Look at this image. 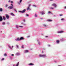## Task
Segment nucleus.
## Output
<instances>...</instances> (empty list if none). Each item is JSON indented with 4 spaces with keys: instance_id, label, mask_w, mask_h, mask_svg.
I'll return each instance as SVG.
<instances>
[{
    "instance_id": "obj_51",
    "label": "nucleus",
    "mask_w": 66,
    "mask_h": 66,
    "mask_svg": "<svg viewBox=\"0 0 66 66\" xmlns=\"http://www.w3.org/2000/svg\"><path fill=\"white\" fill-rule=\"evenodd\" d=\"M30 37V36H29V37Z\"/></svg>"
},
{
    "instance_id": "obj_12",
    "label": "nucleus",
    "mask_w": 66,
    "mask_h": 66,
    "mask_svg": "<svg viewBox=\"0 0 66 66\" xmlns=\"http://www.w3.org/2000/svg\"><path fill=\"white\" fill-rule=\"evenodd\" d=\"M56 42L57 44H59V42H60V41H59V40H56Z\"/></svg>"
},
{
    "instance_id": "obj_38",
    "label": "nucleus",
    "mask_w": 66,
    "mask_h": 66,
    "mask_svg": "<svg viewBox=\"0 0 66 66\" xmlns=\"http://www.w3.org/2000/svg\"><path fill=\"white\" fill-rule=\"evenodd\" d=\"M11 3H13V2L11 1Z\"/></svg>"
},
{
    "instance_id": "obj_35",
    "label": "nucleus",
    "mask_w": 66,
    "mask_h": 66,
    "mask_svg": "<svg viewBox=\"0 0 66 66\" xmlns=\"http://www.w3.org/2000/svg\"><path fill=\"white\" fill-rule=\"evenodd\" d=\"M19 12H20V13H22V11H19Z\"/></svg>"
},
{
    "instance_id": "obj_29",
    "label": "nucleus",
    "mask_w": 66,
    "mask_h": 66,
    "mask_svg": "<svg viewBox=\"0 0 66 66\" xmlns=\"http://www.w3.org/2000/svg\"><path fill=\"white\" fill-rule=\"evenodd\" d=\"M22 1V0H20V3H21V2Z\"/></svg>"
},
{
    "instance_id": "obj_21",
    "label": "nucleus",
    "mask_w": 66,
    "mask_h": 66,
    "mask_svg": "<svg viewBox=\"0 0 66 66\" xmlns=\"http://www.w3.org/2000/svg\"><path fill=\"white\" fill-rule=\"evenodd\" d=\"M19 27H20V28H23V27L22 26H19Z\"/></svg>"
},
{
    "instance_id": "obj_1",
    "label": "nucleus",
    "mask_w": 66,
    "mask_h": 66,
    "mask_svg": "<svg viewBox=\"0 0 66 66\" xmlns=\"http://www.w3.org/2000/svg\"><path fill=\"white\" fill-rule=\"evenodd\" d=\"M11 5L12 6H10L8 7V9H12L14 7V6L12 4H11Z\"/></svg>"
},
{
    "instance_id": "obj_49",
    "label": "nucleus",
    "mask_w": 66,
    "mask_h": 66,
    "mask_svg": "<svg viewBox=\"0 0 66 66\" xmlns=\"http://www.w3.org/2000/svg\"><path fill=\"white\" fill-rule=\"evenodd\" d=\"M42 53H44V52H43V51H42Z\"/></svg>"
},
{
    "instance_id": "obj_7",
    "label": "nucleus",
    "mask_w": 66,
    "mask_h": 66,
    "mask_svg": "<svg viewBox=\"0 0 66 66\" xmlns=\"http://www.w3.org/2000/svg\"><path fill=\"white\" fill-rule=\"evenodd\" d=\"M22 11V13H24L25 12H26V9H24Z\"/></svg>"
},
{
    "instance_id": "obj_31",
    "label": "nucleus",
    "mask_w": 66,
    "mask_h": 66,
    "mask_svg": "<svg viewBox=\"0 0 66 66\" xmlns=\"http://www.w3.org/2000/svg\"><path fill=\"white\" fill-rule=\"evenodd\" d=\"M48 13L50 14V13H51V12L50 11H49L48 12Z\"/></svg>"
},
{
    "instance_id": "obj_46",
    "label": "nucleus",
    "mask_w": 66,
    "mask_h": 66,
    "mask_svg": "<svg viewBox=\"0 0 66 66\" xmlns=\"http://www.w3.org/2000/svg\"><path fill=\"white\" fill-rule=\"evenodd\" d=\"M46 37H48V36H46Z\"/></svg>"
},
{
    "instance_id": "obj_36",
    "label": "nucleus",
    "mask_w": 66,
    "mask_h": 66,
    "mask_svg": "<svg viewBox=\"0 0 66 66\" xmlns=\"http://www.w3.org/2000/svg\"><path fill=\"white\" fill-rule=\"evenodd\" d=\"M9 48H10V49H12V48H11V46H9Z\"/></svg>"
},
{
    "instance_id": "obj_26",
    "label": "nucleus",
    "mask_w": 66,
    "mask_h": 66,
    "mask_svg": "<svg viewBox=\"0 0 66 66\" xmlns=\"http://www.w3.org/2000/svg\"><path fill=\"white\" fill-rule=\"evenodd\" d=\"M19 53H16V55H19Z\"/></svg>"
},
{
    "instance_id": "obj_10",
    "label": "nucleus",
    "mask_w": 66,
    "mask_h": 66,
    "mask_svg": "<svg viewBox=\"0 0 66 66\" xmlns=\"http://www.w3.org/2000/svg\"><path fill=\"white\" fill-rule=\"evenodd\" d=\"M47 21L48 22H51L52 21V20H47Z\"/></svg>"
},
{
    "instance_id": "obj_11",
    "label": "nucleus",
    "mask_w": 66,
    "mask_h": 66,
    "mask_svg": "<svg viewBox=\"0 0 66 66\" xmlns=\"http://www.w3.org/2000/svg\"><path fill=\"white\" fill-rule=\"evenodd\" d=\"M63 31H59L58 32V33H63Z\"/></svg>"
},
{
    "instance_id": "obj_19",
    "label": "nucleus",
    "mask_w": 66,
    "mask_h": 66,
    "mask_svg": "<svg viewBox=\"0 0 66 66\" xmlns=\"http://www.w3.org/2000/svg\"><path fill=\"white\" fill-rule=\"evenodd\" d=\"M0 11L1 12H2V9L1 8H0Z\"/></svg>"
},
{
    "instance_id": "obj_6",
    "label": "nucleus",
    "mask_w": 66,
    "mask_h": 66,
    "mask_svg": "<svg viewBox=\"0 0 66 66\" xmlns=\"http://www.w3.org/2000/svg\"><path fill=\"white\" fill-rule=\"evenodd\" d=\"M30 6H31V5H29V6L27 8V10H30Z\"/></svg>"
},
{
    "instance_id": "obj_43",
    "label": "nucleus",
    "mask_w": 66,
    "mask_h": 66,
    "mask_svg": "<svg viewBox=\"0 0 66 66\" xmlns=\"http://www.w3.org/2000/svg\"><path fill=\"white\" fill-rule=\"evenodd\" d=\"M10 1H11L10 0H9L8 1L9 2H10Z\"/></svg>"
},
{
    "instance_id": "obj_44",
    "label": "nucleus",
    "mask_w": 66,
    "mask_h": 66,
    "mask_svg": "<svg viewBox=\"0 0 66 66\" xmlns=\"http://www.w3.org/2000/svg\"><path fill=\"white\" fill-rule=\"evenodd\" d=\"M65 9H66V6H65Z\"/></svg>"
},
{
    "instance_id": "obj_13",
    "label": "nucleus",
    "mask_w": 66,
    "mask_h": 66,
    "mask_svg": "<svg viewBox=\"0 0 66 66\" xmlns=\"http://www.w3.org/2000/svg\"><path fill=\"white\" fill-rule=\"evenodd\" d=\"M20 40H22L23 39V38L22 37L20 38Z\"/></svg>"
},
{
    "instance_id": "obj_16",
    "label": "nucleus",
    "mask_w": 66,
    "mask_h": 66,
    "mask_svg": "<svg viewBox=\"0 0 66 66\" xmlns=\"http://www.w3.org/2000/svg\"><path fill=\"white\" fill-rule=\"evenodd\" d=\"M28 50H26L25 51V53H26V52H28Z\"/></svg>"
},
{
    "instance_id": "obj_37",
    "label": "nucleus",
    "mask_w": 66,
    "mask_h": 66,
    "mask_svg": "<svg viewBox=\"0 0 66 66\" xmlns=\"http://www.w3.org/2000/svg\"><path fill=\"white\" fill-rule=\"evenodd\" d=\"M60 16H63V14H60Z\"/></svg>"
},
{
    "instance_id": "obj_41",
    "label": "nucleus",
    "mask_w": 66,
    "mask_h": 66,
    "mask_svg": "<svg viewBox=\"0 0 66 66\" xmlns=\"http://www.w3.org/2000/svg\"><path fill=\"white\" fill-rule=\"evenodd\" d=\"M12 56H14V54H13L12 55H11Z\"/></svg>"
},
{
    "instance_id": "obj_34",
    "label": "nucleus",
    "mask_w": 66,
    "mask_h": 66,
    "mask_svg": "<svg viewBox=\"0 0 66 66\" xmlns=\"http://www.w3.org/2000/svg\"><path fill=\"white\" fill-rule=\"evenodd\" d=\"M4 60V59L3 58L2 59V60Z\"/></svg>"
},
{
    "instance_id": "obj_27",
    "label": "nucleus",
    "mask_w": 66,
    "mask_h": 66,
    "mask_svg": "<svg viewBox=\"0 0 66 66\" xmlns=\"http://www.w3.org/2000/svg\"><path fill=\"white\" fill-rule=\"evenodd\" d=\"M61 20H64V18H62L61 19Z\"/></svg>"
},
{
    "instance_id": "obj_8",
    "label": "nucleus",
    "mask_w": 66,
    "mask_h": 66,
    "mask_svg": "<svg viewBox=\"0 0 66 66\" xmlns=\"http://www.w3.org/2000/svg\"><path fill=\"white\" fill-rule=\"evenodd\" d=\"M40 13H42L41 15H44V14H45V13L43 11H42L40 12Z\"/></svg>"
},
{
    "instance_id": "obj_17",
    "label": "nucleus",
    "mask_w": 66,
    "mask_h": 66,
    "mask_svg": "<svg viewBox=\"0 0 66 66\" xmlns=\"http://www.w3.org/2000/svg\"><path fill=\"white\" fill-rule=\"evenodd\" d=\"M43 26L44 27H47V25L45 24H43Z\"/></svg>"
},
{
    "instance_id": "obj_45",
    "label": "nucleus",
    "mask_w": 66,
    "mask_h": 66,
    "mask_svg": "<svg viewBox=\"0 0 66 66\" xmlns=\"http://www.w3.org/2000/svg\"><path fill=\"white\" fill-rule=\"evenodd\" d=\"M40 45V43H38Z\"/></svg>"
},
{
    "instance_id": "obj_2",
    "label": "nucleus",
    "mask_w": 66,
    "mask_h": 66,
    "mask_svg": "<svg viewBox=\"0 0 66 66\" xmlns=\"http://www.w3.org/2000/svg\"><path fill=\"white\" fill-rule=\"evenodd\" d=\"M39 56L40 57H46V55L45 54H43V55L40 54L39 55Z\"/></svg>"
},
{
    "instance_id": "obj_25",
    "label": "nucleus",
    "mask_w": 66,
    "mask_h": 66,
    "mask_svg": "<svg viewBox=\"0 0 66 66\" xmlns=\"http://www.w3.org/2000/svg\"><path fill=\"white\" fill-rule=\"evenodd\" d=\"M16 47H17V48H18L19 47H18V45H16Z\"/></svg>"
},
{
    "instance_id": "obj_48",
    "label": "nucleus",
    "mask_w": 66,
    "mask_h": 66,
    "mask_svg": "<svg viewBox=\"0 0 66 66\" xmlns=\"http://www.w3.org/2000/svg\"><path fill=\"white\" fill-rule=\"evenodd\" d=\"M13 66H15V64H13Z\"/></svg>"
},
{
    "instance_id": "obj_14",
    "label": "nucleus",
    "mask_w": 66,
    "mask_h": 66,
    "mask_svg": "<svg viewBox=\"0 0 66 66\" xmlns=\"http://www.w3.org/2000/svg\"><path fill=\"white\" fill-rule=\"evenodd\" d=\"M16 40H20V39L19 38H17V39Z\"/></svg>"
},
{
    "instance_id": "obj_47",
    "label": "nucleus",
    "mask_w": 66,
    "mask_h": 66,
    "mask_svg": "<svg viewBox=\"0 0 66 66\" xmlns=\"http://www.w3.org/2000/svg\"><path fill=\"white\" fill-rule=\"evenodd\" d=\"M12 48H13V46H12Z\"/></svg>"
},
{
    "instance_id": "obj_18",
    "label": "nucleus",
    "mask_w": 66,
    "mask_h": 66,
    "mask_svg": "<svg viewBox=\"0 0 66 66\" xmlns=\"http://www.w3.org/2000/svg\"><path fill=\"white\" fill-rule=\"evenodd\" d=\"M24 45H22V48H23H23H24Z\"/></svg>"
},
{
    "instance_id": "obj_4",
    "label": "nucleus",
    "mask_w": 66,
    "mask_h": 66,
    "mask_svg": "<svg viewBox=\"0 0 66 66\" xmlns=\"http://www.w3.org/2000/svg\"><path fill=\"white\" fill-rule=\"evenodd\" d=\"M52 6H54V7H56V6H57V5H56V4L55 3H54L53 4H52L51 5Z\"/></svg>"
},
{
    "instance_id": "obj_20",
    "label": "nucleus",
    "mask_w": 66,
    "mask_h": 66,
    "mask_svg": "<svg viewBox=\"0 0 66 66\" xmlns=\"http://www.w3.org/2000/svg\"><path fill=\"white\" fill-rule=\"evenodd\" d=\"M50 9H51L52 10H54V8L53 7H51L50 8Z\"/></svg>"
},
{
    "instance_id": "obj_15",
    "label": "nucleus",
    "mask_w": 66,
    "mask_h": 66,
    "mask_svg": "<svg viewBox=\"0 0 66 66\" xmlns=\"http://www.w3.org/2000/svg\"><path fill=\"white\" fill-rule=\"evenodd\" d=\"M4 55L5 56H7V54L6 53L4 54Z\"/></svg>"
},
{
    "instance_id": "obj_3",
    "label": "nucleus",
    "mask_w": 66,
    "mask_h": 66,
    "mask_svg": "<svg viewBox=\"0 0 66 66\" xmlns=\"http://www.w3.org/2000/svg\"><path fill=\"white\" fill-rule=\"evenodd\" d=\"M5 15L6 18H7V19H9V17H10L9 15L7 14H6Z\"/></svg>"
},
{
    "instance_id": "obj_50",
    "label": "nucleus",
    "mask_w": 66,
    "mask_h": 66,
    "mask_svg": "<svg viewBox=\"0 0 66 66\" xmlns=\"http://www.w3.org/2000/svg\"><path fill=\"white\" fill-rule=\"evenodd\" d=\"M58 66H61V65H58Z\"/></svg>"
},
{
    "instance_id": "obj_5",
    "label": "nucleus",
    "mask_w": 66,
    "mask_h": 66,
    "mask_svg": "<svg viewBox=\"0 0 66 66\" xmlns=\"http://www.w3.org/2000/svg\"><path fill=\"white\" fill-rule=\"evenodd\" d=\"M3 20V19L2 17L1 16H0V21H2Z\"/></svg>"
},
{
    "instance_id": "obj_24",
    "label": "nucleus",
    "mask_w": 66,
    "mask_h": 66,
    "mask_svg": "<svg viewBox=\"0 0 66 66\" xmlns=\"http://www.w3.org/2000/svg\"><path fill=\"white\" fill-rule=\"evenodd\" d=\"M18 27V26L17 25L16 26V28L17 29H18V27Z\"/></svg>"
},
{
    "instance_id": "obj_40",
    "label": "nucleus",
    "mask_w": 66,
    "mask_h": 66,
    "mask_svg": "<svg viewBox=\"0 0 66 66\" xmlns=\"http://www.w3.org/2000/svg\"><path fill=\"white\" fill-rule=\"evenodd\" d=\"M50 1H53V0H50Z\"/></svg>"
},
{
    "instance_id": "obj_23",
    "label": "nucleus",
    "mask_w": 66,
    "mask_h": 66,
    "mask_svg": "<svg viewBox=\"0 0 66 66\" xmlns=\"http://www.w3.org/2000/svg\"><path fill=\"white\" fill-rule=\"evenodd\" d=\"M33 65V64L32 63H30L29 64V65Z\"/></svg>"
},
{
    "instance_id": "obj_39",
    "label": "nucleus",
    "mask_w": 66,
    "mask_h": 66,
    "mask_svg": "<svg viewBox=\"0 0 66 66\" xmlns=\"http://www.w3.org/2000/svg\"><path fill=\"white\" fill-rule=\"evenodd\" d=\"M27 16H29V14H26Z\"/></svg>"
},
{
    "instance_id": "obj_32",
    "label": "nucleus",
    "mask_w": 66,
    "mask_h": 66,
    "mask_svg": "<svg viewBox=\"0 0 66 66\" xmlns=\"http://www.w3.org/2000/svg\"><path fill=\"white\" fill-rule=\"evenodd\" d=\"M7 6H8L7 5V4L6 5H5L6 7H7Z\"/></svg>"
},
{
    "instance_id": "obj_28",
    "label": "nucleus",
    "mask_w": 66,
    "mask_h": 66,
    "mask_svg": "<svg viewBox=\"0 0 66 66\" xmlns=\"http://www.w3.org/2000/svg\"><path fill=\"white\" fill-rule=\"evenodd\" d=\"M3 24H5V22H3L2 23Z\"/></svg>"
},
{
    "instance_id": "obj_22",
    "label": "nucleus",
    "mask_w": 66,
    "mask_h": 66,
    "mask_svg": "<svg viewBox=\"0 0 66 66\" xmlns=\"http://www.w3.org/2000/svg\"><path fill=\"white\" fill-rule=\"evenodd\" d=\"M11 15H12V16H14V14L12 13H11Z\"/></svg>"
},
{
    "instance_id": "obj_42",
    "label": "nucleus",
    "mask_w": 66,
    "mask_h": 66,
    "mask_svg": "<svg viewBox=\"0 0 66 66\" xmlns=\"http://www.w3.org/2000/svg\"><path fill=\"white\" fill-rule=\"evenodd\" d=\"M14 11H15L16 12H17V11H16V10H14Z\"/></svg>"
},
{
    "instance_id": "obj_52",
    "label": "nucleus",
    "mask_w": 66,
    "mask_h": 66,
    "mask_svg": "<svg viewBox=\"0 0 66 66\" xmlns=\"http://www.w3.org/2000/svg\"><path fill=\"white\" fill-rule=\"evenodd\" d=\"M41 19H42V18H41Z\"/></svg>"
},
{
    "instance_id": "obj_30",
    "label": "nucleus",
    "mask_w": 66,
    "mask_h": 66,
    "mask_svg": "<svg viewBox=\"0 0 66 66\" xmlns=\"http://www.w3.org/2000/svg\"><path fill=\"white\" fill-rule=\"evenodd\" d=\"M33 6H34L35 7H36V6L35 5H33Z\"/></svg>"
},
{
    "instance_id": "obj_33",
    "label": "nucleus",
    "mask_w": 66,
    "mask_h": 66,
    "mask_svg": "<svg viewBox=\"0 0 66 66\" xmlns=\"http://www.w3.org/2000/svg\"><path fill=\"white\" fill-rule=\"evenodd\" d=\"M35 17H37V15H36V14H35Z\"/></svg>"
},
{
    "instance_id": "obj_9",
    "label": "nucleus",
    "mask_w": 66,
    "mask_h": 66,
    "mask_svg": "<svg viewBox=\"0 0 66 66\" xmlns=\"http://www.w3.org/2000/svg\"><path fill=\"white\" fill-rule=\"evenodd\" d=\"M3 20H5V19H6V18H5V17H4V16H3Z\"/></svg>"
}]
</instances>
